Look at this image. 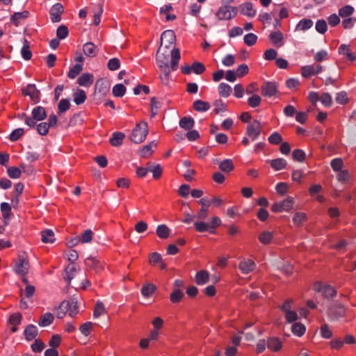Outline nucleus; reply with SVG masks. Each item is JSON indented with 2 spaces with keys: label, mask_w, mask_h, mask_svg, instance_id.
I'll return each mask as SVG.
<instances>
[{
  "label": "nucleus",
  "mask_w": 356,
  "mask_h": 356,
  "mask_svg": "<svg viewBox=\"0 0 356 356\" xmlns=\"http://www.w3.org/2000/svg\"><path fill=\"white\" fill-rule=\"evenodd\" d=\"M193 108L197 111L204 112L210 108V104L207 102L196 100L193 103Z\"/></svg>",
  "instance_id": "obj_32"
},
{
  "label": "nucleus",
  "mask_w": 356,
  "mask_h": 356,
  "mask_svg": "<svg viewBox=\"0 0 356 356\" xmlns=\"http://www.w3.org/2000/svg\"><path fill=\"white\" fill-rule=\"evenodd\" d=\"M293 159L297 161L302 162L305 159V153L302 149H295L292 153Z\"/></svg>",
  "instance_id": "obj_62"
},
{
  "label": "nucleus",
  "mask_w": 356,
  "mask_h": 356,
  "mask_svg": "<svg viewBox=\"0 0 356 356\" xmlns=\"http://www.w3.org/2000/svg\"><path fill=\"white\" fill-rule=\"evenodd\" d=\"M106 312V311L104 304L102 302L98 301L96 303L95 308H94V311H93L94 318H98L100 316L104 314Z\"/></svg>",
  "instance_id": "obj_39"
},
{
  "label": "nucleus",
  "mask_w": 356,
  "mask_h": 356,
  "mask_svg": "<svg viewBox=\"0 0 356 356\" xmlns=\"http://www.w3.org/2000/svg\"><path fill=\"white\" fill-rule=\"evenodd\" d=\"M241 13L244 15L252 17L255 16L256 10L253 8L251 3H246L242 6Z\"/></svg>",
  "instance_id": "obj_37"
},
{
  "label": "nucleus",
  "mask_w": 356,
  "mask_h": 356,
  "mask_svg": "<svg viewBox=\"0 0 356 356\" xmlns=\"http://www.w3.org/2000/svg\"><path fill=\"white\" fill-rule=\"evenodd\" d=\"M86 99V92L83 90H79L74 94V102L77 105L83 104Z\"/></svg>",
  "instance_id": "obj_41"
},
{
  "label": "nucleus",
  "mask_w": 356,
  "mask_h": 356,
  "mask_svg": "<svg viewBox=\"0 0 356 356\" xmlns=\"http://www.w3.org/2000/svg\"><path fill=\"white\" fill-rule=\"evenodd\" d=\"M175 34L172 30L165 31L161 36V46L159 48L156 61L160 70V79L163 84H168L170 71H175L178 67L180 60L179 49L174 46Z\"/></svg>",
  "instance_id": "obj_1"
},
{
  "label": "nucleus",
  "mask_w": 356,
  "mask_h": 356,
  "mask_svg": "<svg viewBox=\"0 0 356 356\" xmlns=\"http://www.w3.org/2000/svg\"><path fill=\"white\" fill-rule=\"evenodd\" d=\"M338 54L345 60L353 62L356 60V55L348 44H341L338 49Z\"/></svg>",
  "instance_id": "obj_7"
},
{
  "label": "nucleus",
  "mask_w": 356,
  "mask_h": 356,
  "mask_svg": "<svg viewBox=\"0 0 356 356\" xmlns=\"http://www.w3.org/2000/svg\"><path fill=\"white\" fill-rule=\"evenodd\" d=\"M184 297V293L179 289L174 290L170 296V300L172 303L179 302Z\"/></svg>",
  "instance_id": "obj_53"
},
{
  "label": "nucleus",
  "mask_w": 356,
  "mask_h": 356,
  "mask_svg": "<svg viewBox=\"0 0 356 356\" xmlns=\"http://www.w3.org/2000/svg\"><path fill=\"white\" fill-rule=\"evenodd\" d=\"M38 334V329L36 326L33 325H29L25 330H24V335L25 338L28 341L33 340Z\"/></svg>",
  "instance_id": "obj_27"
},
{
  "label": "nucleus",
  "mask_w": 356,
  "mask_h": 356,
  "mask_svg": "<svg viewBox=\"0 0 356 356\" xmlns=\"http://www.w3.org/2000/svg\"><path fill=\"white\" fill-rule=\"evenodd\" d=\"M24 134V130L22 128H18L12 131L9 136V139L11 141H17Z\"/></svg>",
  "instance_id": "obj_56"
},
{
  "label": "nucleus",
  "mask_w": 356,
  "mask_h": 356,
  "mask_svg": "<svg viewBox=\"0 0 356 356\" xmlns=\"http://www.w3.org/2000/svg\"><path fill=\"white\" fill-rule=\"evenodd\" d=\"M77 271L76 268L72 265L69 264L65 269L64 271V279L70 284L71 280L74 278Z\"/></svg>",
  "instance_id": "obj_20"
},
{
  "label": "nucleus",
  "mask_w": 356,
  "mask_h": 356,
  "mask_svg": "<svg viewBox=\"0 0 356 356\" xmlns=\"http://www.w3.org/2000/svg\"><path fill=\"white\" fill-rule=\"evenodd\" d=\"M68 29L66 26L61 25L58 26L56 31V35L58 38L63 40L65 39L68 35Z\"/></svg>",
  "instance_id": "obj_60"
},
{
  "label": "nucleus",
  "mask_w": 356,
  "mask_h": 356,
  "mask_svg": "<svg viewBox=\"0 0 356 356\" xmlns=\"http://www.w3.org/2000/svg\"><path fill=\"white\" fill-rule=\"evenodd\" d=\"M27 15L28 12L15 13L12 15L10 20L15 25L17 26L20 23L21 20L27 17Z\"/></svg>",
  "instance_id": "obj_43"
},
{
  "label": "nucleus",
  "mask_w": 356,
  "mask_h": 356,
  "mask_svg": "<svg viewBox=\"0 0 356 356\" xmlns=\"http://www.w3.org/2000/svg\"><path fill=\"white\" fill-rule=\"evenodd\" d=\"M307 216L305 213L297 212L295 213L294 217L293 218V221L294 224L298 226H300L303 224V222L306 220Z\"/></svg>",
  "instance_id": "obj_49"
},
{
  "label": "nucleus",
  "mask_w": 356,
  "mask_h": 356,
  "mask_svg": "<svg viewBox=\"0 0 356 356\" xmlns=\"http://www.w3.org/2000/svg\"><path fill=\"white\" fill-rule=\"evenodd\" d=\"M323 70V67L321 65H305L301 68V74L305 78H308L311 76H314L320 73Z\"/></svg>",
  "instance_id": "obj_8"
},
{
  "label": "nucleus",
  "mask_w": 356,
  "mask_h": 356,
  "mask_svg": "<svg viewBox=\"0 0 356 356\" xmlns=\"http://www.w3.org/2000/svg\"><path fill=\"white\" fill-rule=\"evenodd\" d=\"M83 51L84 54L90 58H93L97 56L98 49L97 46L92 42H86L83 44Z\"/></svg>",
  "instance_id": "obj_16"
},
{
  "label": "nucleus",
  "mask_w": 356,
  "mask_h": 356,
  "mask_svg": "<svg viewBox=\"0 0 356 356\" xmlns=\"http://www.w3.org/2000/svg\"><path fill=\"white\" fill-rule=\"evenodd\" d=\"M213 111L216 114L225 112L227 110L226 104L221 99L216 100L213 103Z\"/></svg>",
  "instance_id": "obj_48"
},
{
  "label": "nucleus",
  "mask_w": 356,
  "mask_h": 356,
  "mask_svg": "<svg viewBox=\"0 0 356 356\" xmlns=\"http://www.w3.org/2000/svg\"><path fill=\"white\" fill-rule=\"evenodd\" d=\"M126 92V88L123 84L119 83L113 88V94L118 97H122Z\"/></svg>",
  "instance_id": "obj_47"
},
{
  "label": "nucleus",
  "mask_w": 356,
  "mask_h": 356,
  "mask_svg": "<svg viewBox=\"0 0 356 356\" xmlns=\"http://www.w3.org/2000/svg\"><path fill=\"white\" fill-rule=\"evenodd\" d=\"M42 241L43 243H54L55 241L54 233L51 229H46L41 232Z\"/></svg>",
  "instance_id": "obj_33"
},
{
  "label": "nucleus",
  "mask_w": 356,
  "mask_h": 356,
  "mask_svg": "<svg viewBox=\"0 0 356 356\" xmlns=\"http://www.w3.org/2000/svg\"><path fill=\"white\" fill-rule=\"evenodd\" d=\"M21 54L22 58L26 60H30L32 56L29 44L26 40H24V44L21 49Z\"/></svg>",
  "instance_id": "obj_40"
},
{
  "label": "nucleus",
  "mask_w": 356,
  "mask_h": 356,
  "mask_svg": "<svg viewBox=\"0 0 356 356\" xmlns=\"http://www.w3.org/2000/svg\"><path fill=\"white\" fill-rule=\"evenodd\" d=\"M244 42L248 46L254 45L257 40V36L254 33H248L244 36Z\"/></svg>",
  "instance_id": "obj_58"
},
{
  "label": "nucleus",
  "mask_w": 356,
  "mask_h": 356,
  "mask_svg": "<svg viewBox=\"0 0 356 356\" xmlns=\"http://www.w3.org/2000/svg\"><path fill=\"white\" fill-rule=\"evenodd\" d=\"M156 145L155 141H152L145 145L140 150V156L144 158L149 156L153 152V147H156Z\"/></svg>",
  "instance_id": "obj_31"
},
{
  "label": "nucleus",
  "mask_w": 356,
  "mask_h": 356,
  "mask_svg": "<svg viewBox=\"0 0 356 356\" xmlns=\"http://www.w3.org/2000/svg\"><path fill=\"white\" fill-rule=\"evenodd\" d=\"M269 38L272 42L273 43V44L275 45L276 47H280L282 46L283 35L280 31L271 33L270 34Z\"/></svg>",
  "instance_id": "obj_23"
},
{
  "label": "nucleus",
  "mask_w": 356,
  "mask_h": 356,
  "mask_svg": "<svg viewBox=\"0 0 356 356\" xmlns=\"http://www.w3.org/2000/svg\"><path fill=\"white\" fill-rule=\"evenodd\" d=\"M62 307L63 309H67L70 317H74L79 313L77 301L74 299L63 301Z\"/></svg>",
  "instance_id": "obj_10"
},
{
  "label": "nucleus",
  "mask_w": 356,
  "mask_h": 356,
  "mask_svg": "<svg viewBox=\"0 0 356 356\" xmlns=\"http://www.w3.org/2000/svg\"><path fill=\"white\" fill-rule=\"evenodd\" d=\"M1 211L4 218H8L11 215V207L7 202H3L1 204Z\"/></svg>",
  "instance_id": "obj_57"
},
{
  "label": "nucleus",
  "mask_w": 356,
  "mask_h": 356,
  "mask_svg": "<svg viewBox=\"0 0 356 356\" xmlns=\"http://www.w3.org/2000/svg\"><path fill=\"white\" fill-rule=\"evenodd\" d=\"M22 314L19 312L11 314L8 319V323L11 325H18L22 321Z\"/></svg>",
  "instance_id": "obj_50"
},
{
  "label": "nucleus",
  "mask_w": 356,
  "mask_h": 356,
  "mask_svg": "<svg viewBox=\"0 0 356 356\" xmlns=\"http://www.w3.org/2000/svg\"><path fill=\"white\" fill-rule=\"evenodd\" d=\"M85 264L87 267L90 268L97 273H100L103 270V265L101 261L94 257H88L85 260Z\"/></svg>",
  "instance_id": "obj_12"
},
{
  "label": "nucleus",
  "mask_w": 356,
  "mask_h": 356,
  "mask_svg": "<svg viewBox=\"0 0 356 356\" xmlns=\"http://www.w3.org/2000/svg\"><path fill=\"white\" fill-rule=\"evenodd\" d=\"M345 308L341 305H334L330 309V315L332 318L337 319L344 316Z\"/></svg>",
  "instance_id": "obj_18"
},
{
  "label": "nucleus",
  "mask_w": 356,
  "mask_h": 356,
  "mask_svg": "<svg viewBox=\"0 0 356 356\" xmlns=\"http://www.w3.org/2000/svg\"><path fill=\"white\" fill-rule=\"evenodd\" d=\"M237 14V9L228 5L220 6L216 13V17L218 20H229Z\"/></svg>",
  "instance_id": "obj_4"
},
{
  "label": "nucleus",
  "mask_w": 356,
  "mask_h": 356,
  "mask_svg": "<svg viewBox=\"0 0 356 356\" xmlns=\"http://www.w3.org/2000/svg\"><path fill=\"white\" fill-rule=\"evenodd\" d=\"M107 67L111 71L117 70L120 67V61L117 58H111L108 60Z\"/></svg>",
  "instance_id": "obj_59"
},
{
  "label": "nucleus",
  "mask_w": 356,
  "mask_h": 356,
  "mask_svg": "<svg viewBox=\"0 0 356 356\" xmlns=\"http://www.w3.org/2000/svg\"><path fill=\"white\" fill-rule=\"evenodd\" d=\"M209 273L206 270H202L197 273L195 275V282L199 285L205 284L209 282Z\"/></svg>",
  "instance_id": "obj_24"
},
{
  "label": "nucleus",
  "mask_w": 356,
  "mask_h": 356,
  "mask_svg": "<svg viewBox=\"0 0 356 356\" xmlns=\"http://www.w3.org/2000/svg\"><path fill=\"white\" fill-rule=\"evenodd\" d=\"M218 93L219 95L222 97H228L232 91V89L231 88L230 86H229L228 84L225 83H221L219 84L218 87Z\"/></svg>",
  "instance_id": "obj_30"
},
{
  "label": "nucleus",
  "mask_w": 356,
  "mask_h": 356,
  "mask_svg": "<svg viewBox=\"0 0 356 356\" xmlns=\"http://www.w3.org/2000/svg\"><path fill=\"white\" fill-rule=\"evenodd\" d=\"M93 237V232L90 229L86 230L79 238L82 243H87L92 241Z\"/></svg>",
  "instance_id": "obj_42"
},
{
  "label": "nucleus",
  "mask_w": 356,
  "mask_h": 356,
  "mask_svg": "<svg viewBox=\"0 0 356 356\" xmlns=\"http://www.w3.org/2000/svg\"><path fill=\"white\" fill-rule=\"evenodd\" d=\"M294 199L292 197H288L282 202H277L272 205L271 210L275 213L282 211H289L293 207Z\"/></svg>",
  "instance_id": "obj_5"
},
{
  "label": "nucleus",
  "mask_w": 356,
  "mask_h": 356,
  "mask_svg": "<svg viewBox=\"0 0 356 356\" xmlns=\"http://www.w3.org/2000/svg\"><path fill=\"white\" fill-rule=\"evenodd\" d=\"M268 348L272 351H279L282 348V343L279 338L273 337L268 340Z\"/></svg>",
  "instance_id": "obj_19"
},
{
  "label": "nucleus",
  "mask_w": 356,
  "mask_h": 356,
  "mask_svg": "<svg viewBox=\"0 0 356 356\" xmlns=\"http://www.w3.org/2000/svg\"><path fill=\"white\" fill-rule=\"evenodd\" d=\"M22 92L24 95L29 96L34 103H38L40 101V92L34 84H29L22 90Z\"/></svg>",
  "instance_id": "obj_9"
},
{
  "label": "nucleus",
  "mask_w": 356,
  "mask_h": 356,
  "mask_svg": "<svg viewBox=\"0 0 356 356\" xmlns=\"http://www.w3.org/2000/svg\"><path fill=\"white\" fill-rule=\"evenodd\" d=\"M92 322L84 323L79 327V330L82 334L85 337H88L92 330Z\"/></svg>",
  "instance_id": "obj_46"
},
{
  "label": "nucleus",
  "mask_w": 356,
  "mask_h": 356,
  "mask_svg": "<svg viewBox=\"0 0 356 356\" xmlns=\"http://www.w3.org/2000/svg\"><path fill=\"white\" fill-rule=\"evenodd\" d=\"M261 102V98L260 96L257 95H253L252 97L248 98V104L252 108L257 107L260 105Z\"/></svg>",
  "instance_id": "obj_55"
},
{
  "label": "nucleus",
  "mask_w": 356,
  "mask_h": 356,
  "mask_svg": "<svg viewBox=\"0 0 356 356\" xmlns=\"http://www.w3.org/2000/svg\"><path fill=\"white\" fill-rule=\"evenodd\" d=\"M29 261L25 253L19 254L18 258L14 262V271L19 275H25L29 273Z\"/></svg>",
  "instance_id": "obj_3"
},
{
  "label": "nucleus",
  "mask_w": 356,
  "mask_h": 356,
  "mask_svg": "<svg viewBox=\"0 0 356 356\" xmlns=\"http://www.w3.org/2000/svg\"><path fill=\"white\" fill-rule=\"evenodd\" d=\"M261 94L264 97H273L277 92V86L275 83L267 82L261 86Z\"/></svg>",
  "instance_id": "obj_13"
},
{
  "label": "nucleus",
  "mask_w": 356,
  "mask_h": 356,
  "mask_svg": "<svg viewBox=\"0 0 356 356\" xmlns=\"http://www.w3.org/2000/svg\"><path fill=\"white\" fill-rule=\"evenodd\" d=\"M256 267L255 263L248 259H243L238 264V268L243 274H248L253 271Z\"/></svg>",
  "instance_id": "obj_14"
},
{
  "label": "nucleus",
  "mask_w": 356,
  "mask_h": 356,
  "mask_svg": "<svg viewBox=\"0 0 356 356\" xmlns=\"http://www.w3.org/2000/svg\"><path fill=\"white\" fill-rule=\"evenodd\" d=\"M156 234L160 238H167L170 235V229L165 225H160L156 227Z\"/></svg>",
  "instance_id": "obj_36"
},
{
  "label": "nucleus",
  "mask_w": 356,
  "mask_h": 356,
  "mask_svg": "<svg viewBox=\"0 0 356 356\" xmlns=\"http://www.w3.org/2000/svg\"><path fill=\"white\" fill-rule=\"evenodd\" d=\"M193 72L196 74H201L205 71L204 65L200 62H194L192 64Z\"/></svg>",
  "instance_id": "obj_63"
},
{
  "label": "nucleus",
  "mask_w": 356,
  "mask_h": 356,
  "mask_svg": "<svg viewBox=\"0 0 356 356\" xmlns=\"http://www.w3.org/2000/svg\"><path fill=\"white\" fill-rule=\"evenodd\" d=\"M125 138V134L122 132L113 133L110 138V143L115 147L120 146L122 144L123 140Z\"/></svg>",
  "instance_id": "obj_21"
},
{
  "label": "nucleus",
  "mask_w": 356,
  "mask_h": 356,
  "mask_svg": "<svg viewBox=\"0 0 356 356\" xmlns=\"http://www.w3.org/2000/svg\"><path fill=\"white\" fill-rule=\"evenodd\" d=\"M336 293H337V291L334 287H332L330 285H325L323 286L322 293L325 298H332L333 296H334L336 295Z\"/></svg>",
  "instance_id": "obj_52"
},
{
  "label": "nucleus",
  "mask_w": 356,
  "mask_h": 356,
  "mask_svg": "<svg viewBox=\"0 0 356 356\" xmlns=\"http://www.w3.org/2000/svg\"><path fill=\"white\" fill-rule=\"evenodd\" d=\"M64 11L63 6L57 3L50 10L51 19L53 22H58L61 20V15Z\"/></svg>",
  "instance_id": "obj_11"
},
{
  "label": "nucleus",
  "mask_w": 356,
  "mask_h": 356,
  "mask_svg": "<svg viewBox=\"0 0 356 356\" xmlns=\"http://www.w3.org/2000/svg\"><path fill=\"white\" fill-rule=\"evenodd\" d=\"M353 12L354 8L351 6L347 5L339 9V15L340 17L345 18L350 16Z\"/></svg>",
  "instance_id": "obj_45"
},
{
  "label": "nucleus",
  "mask_w": 356,
  "mask_h": 356,
  "mask_svg": "<svg viewBox=\"0 0 356 356\" xmlns=\"http://www.w3.org/2000/svg\"><path fill=\"white\" fill-rule=\"evenodd\" d=\"M271 167L275 170H281L284 169L287 165V162L282 158H279L270 161Z\"/></svg>",
  "instance_id": "obj_29"
},
{
  "label": "nucleus",
  "mask_w": 356,
  "mask_h": 356,
  "mask_svg": "<svg viewBox=\"0 0 356 356\" xmlns=\"http://www.w3.org/2000/svg\"><path fill=\"white\" fill-rule=\"evenodd\" d=\"M305 327L300 323H294L292 327V332L298 337H302L305 334Z\"/></svg>",
  "instance_id": "obj_44"
},
{
  "label": "nucleus",
  "mask_w": 356,
  "mask_h": 356,
  "mask_svg": "<svg viewBox=\"0 0 356 356\" xmlns=\"http://www.w3.org/2000/svg\"><path fill=\"white\" fill-rule=\"evenodd\" d=\"M83 70V67L81 64H76L74 67H72L69 72L68 77L71 79H74L81 71Z\"/></svg>",
  "instance_id": "obj_51"
},
{
  "label": "nucleus",
  "mask_w": 356,
  "mask_h": 356,
  "mask_svg": "<svg viewBox=\"0 0 356 356\" xmlns=\"http://www.w3.org/2000/svg\"><path fill=\"white\" fill-rule=\"evenodd\" d=\"M268 141L271 144L278 145L282 141V137L278 132H274L269 136Z\"/></svg>",
  "instance_id": "obj_64"
},
{
  "label": "nucleus",
  "mask_w": 356,
  "mask_h": 356,
  "mask_svg": "<svg viewBox=\"0 0 356 356\" xmlns=\"http://www.w3.org/2000/svg\"><path fill=\"white\" fill-rule=\"evenodd\" d=\"M32 116L37 121H40L44 120L47 117V113L45 109L40 106H36L32 111Z\"/></svg>",
  "instance_id": "obj_22"
},
{
  "label": "nucleus",
  "mask_w": 356,
  "mask_h": 356,
  "mask_svg": "<svg viewBox=\"0 0 356 356\" xmlns=\"http://www.w3.org/2000/svg\"><path fill=\"white\" fill-rule=\"evenodd\" d=\"M156 287L154 284L146 283L141 289V293L144 297H150L156 291Z\"/></svg>",
  "instance_id": "obj_25"
},
{
  "label": "nucleus",
  "mask_w": 356,
  "mask_h": 356,
  "mask_svg": "<svg viewBox=\"0 0 356 356\" xmlns=\"http://www.w3.org/2000/svg\"><path fill=\"white\" fill-rule=\"evenodd\" d=\"M148 134V127L145 122H140L136 124L129 136L130 140L135 143L143 142Z\"/></svg>",
  "instance_id": "obj_2"
},
{
  "label": "nucleus",
  "mask_w": 356,
  "mask_h": 356,
  "mask_svg": "<svg viewBox=\"0 0 356 356\" xmlns=\"http://www.w3.org/2000/svg\"><path fill=\"white\" fill-rule=\"evenodd\" d=\"M313 26L312 20L309 19H301L296 26L297 30L306 31Z\"/></svg>",
  "instance_id": "obj_38"
},
{
  "label": "nucleus",
  "mask_w": 356,
  "mask_h": 356,
  "mask_svg": "<svg viewBox=\"0 0 356 356\" xmlns=\"http://www.w3.org/2000/svg\"><path fill=\"white\" fill-rule=\"evenodd\" d=\"M273 238V233L270 231H264L258 236L260 243L264 245L269 244Z\"/></svg>",
  "instance_id": "obj_26"
},
{
  "label": "nucleus",
  "mask_w": 356,
  "mask_h": 356,
  "mask_svg": "<svg viewBox=\"0 0 356 356\" xmlns=\"http://www.w3.org/2000/svg\"><path fill=\"white\" fill-rule=\"evenodd\" d=\"M8 176L12 179H17L22 175V170L17 167H10L7 170Z\"/></svg>",
  "instance_id": "obj_54"
},
{
  "label": "nucleus",
  "mask_w": 356,
  "mask_h": 356,
  "mask_svg": "<svg viewBox=\"0 0 356 356\" xmlns=\"http://www.w3.org/2000/svg\"><path fill=\"white\" fill-rule=\"evenodd\" d=\"M197 202L202 206V208L197 213L195 218L201 220L206 219L207 217V211L211 205V202L204 198L200 199Z\"/></svg>",
  "instance_id": "obj_15"
},
{
  "label": "nucleus",
  "mask_w": 356,
  "mask_h": 356,
  "mask_svg": "<svg viewBox=\"0 0 356 356\" xmlns=\"http://www.w3.org/2000/svg\"><path fill=\"white\" fill-rule=\"evenodd\" d=\"M194 120L191 118L184 117L179 120V126L185 130H190L194 126Z\"/></svg>",
  "instance_id": "obj_35"
},
{
  "label": "nucleus",
  "mask_w": 356,
  "mask_h": 356,
  "mask_svg": "<svg viewBox=\"0 0 356 356\" xmlns=\"http://www.w3.org/2000/svg\"><path fill=\"white\" fill-rule=\"evenodd\" d=\"M94 79L92 74L90 73L82 74L77 79V83L81 86L89 87L93 83Z\"/></svg>",
  "instance_id": "obj_17"
},
{
  "label": "nucleus",
  "mask_w": 356,
  "mask_h": 356,
  "mask_svg": "<svg viewBox=\"0 0 356 356\" xmlns=\"http://www.w3.org/2000/svg\"><path fill=\"white\" fill-rule=\"evenodd\" d=\"M219 168L221 171L229 173L234 170V166L231 159H225L219 163Z\"/></svg>",
  "instance_id": "obj_28"
},
{
  "label": "nucleus",
  "mask_w": 356,
  "mask_h": 356,
  "mask_svg": "<svg viewBox=\"0 0 356 356\" xmlns=\"http://www.w3.org/2000/svg\"><path fill=\"white\" fill-rule=\"evenodd\" d=\"M54 320V316L49 312L43 314L38 322L39 325L42 327H46L49 325Z\"/></svg>",
  "instance_id": "obj_34"
},
{
  "label": "nucleus",
  "mask_w": 356,
  "mask_h": 356,
  "mask_svg": "<svg viewBox=\"0 0 356 356\" xmlns=\"http://www.w3.org/2000/svg\"><path fill=\"white\" fill-rule=\"evenodd\" d=\"M261 132V124L258 120H253L246 127V134L252 140L254 141L258 138Z\"/></svg>",
  "instance_id": "obj_6"
},
{
  "label": "nucleus",
  "mask_w": 356,
  "mask_h": 356,
  "mask_svg": "<svg viewBox=\"0 0 356 356\" xmlns=\"http://www.w3.org/2000/svg\"><path fill=\"white\" fill-rule=\"evenodd\" d=\"M330 165L333 170L341 171L343 166V162L341 159L337 158L332 160Z\"/></svg>",
  "instance_id": "obj_61"
}]
</instances>
